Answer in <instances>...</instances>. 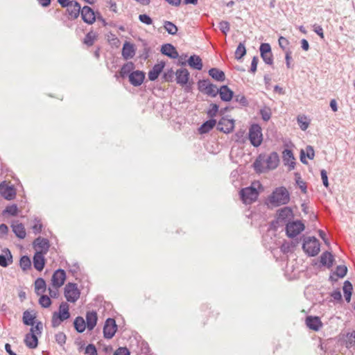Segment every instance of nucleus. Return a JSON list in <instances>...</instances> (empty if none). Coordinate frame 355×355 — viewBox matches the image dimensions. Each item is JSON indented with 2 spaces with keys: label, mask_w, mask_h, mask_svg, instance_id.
Returning a JSON list of instances; mask_svg holds the SVG:
<instances>
[{
  "label": "nucleus",
  "mask_w": 355,
  "mask_h": 355,
  "mask_svg": "<svg viewBox=\"0 0 355 355\" xmlns=\"http://www.w3.org/2000/svg\"><path fill=\"white\" fill-rule=\"evenodd\" d=\"M209 74L210 76H211L214 80L217 81H224L225 79L224 72L216 68H212L209 69Z\"/></svg>",
  "instance_id": "473e14b6"
},
{
  "label": "nucleus",
  "mask_w": 355,
  "mask_h": 355,
  "mask_svg": "<svg viewBox=\"0 0 355 355\" xmlns=\"http://www.w3.org/2000/svg\"><path fill=\"white\" fill-rule=\"evenodd\" d=\"M117 330L116 322L112 318L106 320L103 327V336L105 338H112Z\"/></svg>",
  "instance_id": "f8f14e48"
},
{
  "label": "nucleus",
  "mask_w": 355,
  "mask_h": 355,
  "mask_svg": "<svg viewBox=\"0 0 355 355\" xmlns=\"http://www.w3.org/2000/svg\"><path fill=\"white\" fill-rule=\"evenodd\" d=\"M218 128L225 132L229 133L232 132L234 128V121L233 119H229L223 118L218 123Z\"/></svg>",
  "instance_id": "a211bd4d"
},
{
  "label": "nucleus",
  "mask_w": 355,
  "mask_h": 355,
  "mask_svg": "<svg viewBox=\"0 0 355 355\" xmlns=\"http://www.w3.org/2000/svg\"><path fill=\"white\" fill-rule=\"evenodd\" d=\"M204 93L212 97H215L218 94V89L216 85L211 83Z\"/></svg>",
  "instance_id": "49530a36"
},
{
  "label": "nucleus",
  "mask_w": 355,
  "mask_h": 355,
  "mask_svg": "<svg viewBox=\"0 0 355 355\" xmlns=\"http://www.w3.org/2000/svg\"><path fill=\"white\" fill-rule=\"evenodd\" d=\"M216 121L214 119H210L205 122L199 128L200 134H205L209 132L216 125Z\"/></svg>",
  "instance_id": "f704fd0d"
},
{
  "label": "nucleus",
  "mask_w": 355,
  "mask_h": 355,
  "mask_svg": "<svg viewBox=\"0 0 355 355\" xmlns=\"http://www.w3.org/2000/svg\"><path fill=\"white\" fill-rule=\"evenodd\" d=\"M263 161L268 170H272L277 167L279 164V156L276 153H272L269 155H263Z\"/></svg>",
  "instance_id": "2eb2a0df"
},
{
  "label": "nucleus",
  "mask_w": 355,
  "mask_h": 355,
  "mask_svg": "<svg viewBox=\"0 0 355 355\" xmlns=\"http://www.w3.org/2000/svg\"><path fill=\"white\" fill-rule=\"evenodd\" d=\"M261 56L266 64H271L272 63L273 60L272 52L268 53L261 54Z\"/></svg>",
  "instance_id": "0e129e2a"
},
{
  "label": "nucleus",
  "mask_w": 355,
  "mask_h": 355,
  "mask_svg": "<svg viewBox=\"0 0 355 355\" xmlns=\"http://www.w3.org/2000/svg\"><path fill=\"white\" fill-rule=\"evenodd\" d=\"M24 342L28 347L34 349L37 346L38 344L37 336L31 333H28L26 336Z\"/></svg>",
  "instance_id": "7c9ffc66"
},
{
  "label": "nucleus",
  "mask_w": 355,
  "mask_h": 355,
  "mask_svg": "<svg viewBox=\"0 0 355 355\" xmlns=\"http://www.w3.org/2000/svg\"><path fill=\"white\" fill-rule=\"evenodd\" d=\"M0 194L6 200H10L15 198L16 191L12 185L6 182L0 184Z\"/></svg>",
  "instance_id": "9b49d317"
},
{
  "label": "nucleus",
  "mask_w": 355,
  "mask_h": 355,
  "mask_svg": "<svg viewBox=\"0 0 355 355\" xmlns=\"http://www.w3.org/2000/svg\"><path fill=\"white\" fill-rule=\"evenodd\" d=\"M259 50L261 54L271 53L270 46L268 43L261 44Z\"/></svg>",
  "instance_id": "680f3d73"
},
{
  "label": "nucleus",
  "mask_w": 355,
  "mask_h": 355,
  "mask_svg": "<svg viewBox=\"0 0 355 355\" xmlns=\"http://www.w3.org/2000/svg\"><path fill=\"white\" fill-rule=\"evenodd\" d=\"M218 94L223 101H230L233 97V92L226 85H223L218 89Z\"/></svg>",
  "instance_id": "a878e982"
},
{
  "label": "nucleus",
  "mask_w": 355,
  "mask_h": 355,
  "mask_svg": "<svg viewBox=\"0 0 355 355\" xmlns=\"http://www.w3.org/2000/svg\"><path fill=\"white\" fill-rule=\"evenodd\" d=\"M81 16L83 20L89 24H92L96 20L94 12L89 6H84L82 8Z\"/></svg>",
  "instance_id": "dca6fc26"
},
{
  "label": "nucleus",
  "mask_w": 355,
  "mask_h": 355,
  "mask_svg": "<svg viewBox=\"0 0 355 355\" xmlns=\"http://www.w3.org/2000/svg\"><path fill=\"white\" fill-rule=\"evenodd\" d=\"M12 231L15 234L19 239H24L26 236V230L24 225L15 221L12 224Z\"/></svg>",
  "instance_id": "bb28decb"
},
{
  "label": "nucleus",
  "mask_w": 355,
  "mask_h": 355,
  "mask_svg": "<svg viewBox=\"0 0 355 355\" xmlns=\"http://www.w3.org/2000/svg\"><path fill=\"white\" fill-rule=\"evenodd\" d=\"M321 263L323 265H326L328 266H331L333 263V256L330 252H324L320 257Z\"/></svg>",
  "instance_id": "58836bf2"
},
{
  "label": "nucleus",
  "mask_w": 355,
  "mask_h": 355,
  "mask_svg": "<svg viewBox=\"0 0 355 355\" xmlns=\"http://www.w3.org/2000/svg\"><path fill=\"white\" fill-rule=\"evenodd\" d=\"M20 267L23 270H27L31 266V261L28 257L23 256L19 261Z\"/></svg>",
  "instance_id": "37998d69"
},
{
  "label": "nucleus",
  "mask_w": 355,
  "mask_h": 355,
  "mask_svg": "<svg viewBox=\"0 0 355 355\" xmlns=\"http://www.w3.org/2000/svg\"><path fill=\"white\" fill-rule=\"evenodd\" d=\"M210 106L211 107L207 114L210 117H214L216 115L218 111V106L216 104H211Z\"/></svg>",
  "instance_id": "e2e57ef3"
},
{
  "label": "nucleus",
  "mask_w": 355,
  "mask_h": 355,
  "mask_svg": "<svg viewBox=\"0 0 355 355\" xmlns=\"http://www.w3.org/2000/svg\"><path fill=\"white\" fill-rule=\"evenodd\" d=\"M343 290L345 300L347 302H349L351 300V296L353 290L352 284L349 281H345L343 285Z\"/></svg>",
  "instance_id": "4c0bfd02"
},
{
  "label": "nucleus",
  "mask_w": 355,
  "mask_h": 355,
  "mask_svg": "<svg viewBox=\"0 0 355 355\" xmlns=\"http://www.w3.org/2000/svg\"><path fill=\"white\" fill-rule=\"evenodd\" d=\"M320 174L322 183L324 186L327 188L329 187V182L327 171L324 169H322L320 171Z\"/></svg>",
  "instance_id": "338daca9"
},
{
  "label": "nucleus",
  "mask_w": 355,
  "mask_h": 355,
  "mask_svg": "<svg viewBox=\"0 0 355 355\" xmlns=\"http://www.w3.org/2000/svg\"><path fill=\"white\" fill-rule=\"evenodd\" d=\"M128 78L131 85L138 87L143 83L145 78V73L139 70L134 71L129 74Z\"/></svg>",
  "instance_id": "4468645a"
},
{
  "label": "nucleus",
  "mask_w": 355,
  "mask_h": 355,
  "mask_svg": "<svg viewBox=\"0 0 355 355\" xmlns=\"http://www.w3.org/2000/svg\"><path fill=\"white\" fill-rule=\"evenodd\" d=\"M249 139L255 147L261 145L263 141L261 128L258 124H253L249 129Z\"/></svg>",
  "instance_id": "423d86ee"
},
{
  "label": "nucleus",
  "mask_w": 355,
  "mask_h": 355,
  "mask_svg": "<svg viewBox=\"0 0 355 355\" xmlns=\"http://www.w3.org/2000/svg\"><path fill=\"white\" fill-rule=\"evenodd\" d=\"M164 67V62H159L153 66V67L148 72V78L151 81L155 80Z\"/></svg>",
  "instance_id": "4be33fe9"
},
{
  "label": "nucleus",
  "mask_w": 355,
  "mask_h": 355,
  "mask_svg": "<svg viewBox=\"0 0 355 355\" xmlns=\"http://www.w3.org/2000/svg\"><path fill=\"white\" fill-rule=\"evenodd\" d=\"M175 75L177 83L182 87H184L185 90L189 92L191 88L188 85L190 76L189 71L187 69L181 68L175 71Z\"/></svg>",
  "instance_id": "6e6552de"
},
{
  "label": "nucleus",
  "mask_w": 355,
  "mask_h": 355,
  "mask_svg": "<svg viewBox=\"0 0 355 355\" xmlns=\"http://www.w3.org/2000/svg\"><path fill=\"white\" fill-rule=\"evenodd\" d=\"M347 271V268L345 266H339L336 268L335 271V275L340 278H342L345 276Z\"/></svg>",
  "instance_id": "09e8293b"
},
{
  "label": "nucleus",
  "mask_w": 355,
  "mask_h": 355,
  "mask_svg": "<svg viewBox=\"0 0 355 355\" xmlns=\"http://www.w3.org/2000/svg\"><path fill=\"white\" fill-rule=\"evenodd\" d=\"M246 53V49L243 44L240 43L235 51V58L237 60L241 59Z\"/></svg>",
  "instance_id": "c03bdc74"
},
{
  "label": "nucleus",
  "mask_w": 355,
  "mask_h": 355,
  "mask_svg": "<svg viewBox=\"0 0 355 355\" xmlns=\"http://www.w3.org/2000/svg\"><path fill=\"white\" fill-rule=\"evenodd\" d=\"M69 306L67 302H62L59 306L58 312H54L52 316V325L53 327H58L62 322L70 317Z\"/></svg>",
  "instance_id": "7ed1b4c3"
},
{
  "label": "nucleus",
  "mask_w": 355,
  "mask_h": 355,
  "mask_svg": "<svg viewBox=\"0 0 355 355\" xmlns=\"http://www.w3.org/2000/svg\"><path fill=\"white\" fill-rule=\"evenodd\" d=\"M289 200L290 194L284 187L276 188L268 198L270 204L275 207L286 205Z\"/></svg>",
  "instance_id": "f03ea898"
},
{
  "label": "nucleus",
  "mask_w": 355,
  "mask_h": 355,
  "mask_svg": "<svg viewBox=\"0 0 355 355\" xmlns=\"http://www.w3.org/2000/svg\"><path fill=\"white\" fill-rule=\"evenodd\" d=\"M315 152L312 146H308L304 150H302L300 153V159L304 164H306V158L313 159L314 158Z\"/></svg>",
  "instance_id": "cd10ccee"
},
{
  "label": "nucleus",
  "mask_w": 355,
  "mask_h": 355,
  "mask_svg": "<svg viewBox=\"0 0 355 355\" xmlns=\"http://www.w3.org/2000/svg\"><path fill=\"white\" fill-rule=\"evenodd\" d=\"M139 19L140 21L147 25H150L153 23L152 19L146 14L139 15Z\"/></svg>",
  "instance_id": "13d9d810"
},
{
  "label": "nucleus",
  "mask_w": 355,
  "mask_h": 355,
  "mask_svg": "<svg viewBox=\"0 0 355 355\" xmlns=\"http://www.w3.org/2000/svg\"><path fill=\"white\" fill-rule=\"evenodd\" d=\"M306 324L310 329L315 331H319L322 327L320 318L317 316H308L306 318Z\"/></svg>",
  "instance_id": "f3484780"
},
{
  "label": "nucleus",
  "mask_w": 355,
  "mask_h": 355,
  "mask_svg": "<svg viewBox=\"0 0 355 355\" xmlns=\"http://www.w3.org/2000/svg\"><path fill=\"white\" fill-rule=\"evenodd\" d=\"M65 8H67L69 15L71 19H76L82 10L80 5L77 1H71Z\"/></svg>",
  "instance_id": "6ab92c4d"
},
{
  "label": "nucleus",
  "mask_w": 355,
  "mask_h": 355,
  "mask_svg": "<svg viewBox=\"0 0 355 355\" xmlns=\"http://www.w3.org/2000/svg\"><path fill=\"white\" fill-rule=\"evenodd\" d=\"M135 64L132 62H129L123 65L119 72L120 76L121 77H125L126 76H129V74L134 71Z\"/></svg>",
  "instance_id": "c9c22d12"
},
{
  "label": "nucleus",
  "mask_w": 355,
  "mask_h": 355,
  "mask_svg": "<svg viewBox=\"0 0 355 355\" xmlns=\"http://www.w3.org/2000/svg\"><path fill=\"white\" fill-rule=\"evenodd\" d=\"M39 304L44 308H48L51 304V300L47 295L42 294L39 299Z\"/></svg>",
  "instance_id": "a18cd8bd"
},
{
  "label": "nucleus",
  "mask_w": 355,
  "mask_h": 355,
  "mask_svg": "<svg viewBox=\"0 0 355 355\" xmlns=\"http://www.w3.org/2000/svg\"><path fill=\"white\" fill-rule=\"evenodd\" d=\"M64 295L69 302L75 303L79 299L80 292L76 284L68 283L64 287Z\"/></svg>",
  "instance_id": "39448f33"
},
{
  "label": "nucleus",
  "mask_w": 355,
  "mask_h": 355,
  "mask_svg": "<svg viewBox=\"0 0 355 355\" xmlns=\"http://www.w3.org/2000/svg\"><path fill=\"white\" fill-rule=\"evenodd\" d=\"M55 340L60 345H63L66 342V335L62 332H58L55 334Z\"/></svg>",
  "instance_id": "864d4df0"
},
{
  "label": "nucleus",
  "mask_w": 355,
  "mask_h": 355,
  "mask_svg": "<svg viewBox=\"0 0 355 355\" xmlns=\"http://www.w3.org/2000/svg\"><path fill=\"white\" fill-rule=\"evenodd\" d=\"M279 46L284 51H287L286 50V48L287 46H288L289 44V42L288 40L284 37H282L281 36L279 38Z\"/></svg>",
  "instance_id": "bf43d9fd"
},
{
  "label": "nucleus",
  "mask_w": 355,
  "mask_h": 355,
  "mask_svg": "<svg viewBox=\"0 0 355 355\" xmlns=\"http://www.w3.org/2000/svg\"><path fill=\"white\" fill-rule=\"evenodd\" d=\"M66 280V273L64 270L58 269L55 270L52 276V286L54 288H60Z\"/></svg>",
  "instance_id": "ddd939ff"
},
{
  "label": "nucleus",
  "mask_w": 355,
  "mask_h": 355,
  "mask_svg": "<svg viewBox=\"0 0 355 355\" xmlns=\"http://www.w3.org/2000/svg\"><path fill=\"white\" fill-rule=\"evenodd\" d=\"M114 355H130V352L126 347L118 348Z\"/></svg>",
  "instance_id": "774afa93"
},
{
  "label": "nucleus",
  "mask_w": 355,
  "mask_h": 355,
  "mask_svg": "<svg viewBox=\"0 0 355 355\" xmlns=\"http://www.w3.org/2000/svg\"><path fill=\"white\" fill-rule=\"evenodd\" d=\"M46 282L42 278H38L35 282V290L37 295H42L46 291Z\"/></svg>",
  "instance_id": "72a5a7b5"
},
{
  "label": "nucleus",
  "mask_w": 355,
  "mask_h": 355,
  "mask_svg": "<svg viewBox=\"0 0 355 355\" xmlns=\"http://www.w3.org/2000/svg\"><path fill=\"white\" fill-rule=\"evenodd\" d=\"M73 324L76 330L79 333L83 332L87 327L85 320L80 316L75 319Z\"/></svg>",
  "instance_id": "e433bc0d"
},
{
  "label": "nucleus",
  "mask_w": 355,
  "mask_h": 355,
  "mask_svg": "<svg viewBox=\"0 0 355 355\" xmlns=\"http://www.w3.org/2000/svg\"><path fill=\"white\" fill-rule=\"evenodd\" d=\"M261 189V184L259 182H254L250 187H245L240 191V196L243 203L248 205L256 201L259 191Z\"/></svg>",
  "instance_id": "f257e3e1"
},
{
  "label": "nucleus",
  "mask_w": 355,
  "mask_h": 355,
  "mask_svg": "<svg viewBox=\"0 0 355 355\" xmlns=\"http://www.w3.org/2000/svg\"><path fill=\"white\" fill-rule=\"evenodd\" d=\"M188 64L193 69L201 70L202 68V62L201 58L198 55H191L188 61Z\"/></svg>",
  "instance_id": "c756f323"
},
{
  "label": "nucleus",
  "mask_w": 355,
  "mask_h": 355,
  "mask_svg": "<svg viewBox=\"0 0 355 355\" xmlns=\"http://www.w3.org/2000/svg\"><path fill=\"white\" fill-rule=\"evenodd\" d=\"M295 157L291 150L286 149L283 151V161L286 166H288V170L291 171L295 168Z\"/></svg>",
  "instance_id": "412c9836"
},
{
  "label": "nucleus",
  "mask_w": 355,
  "mask_h": 355,
  "mask_svg": "<svg viewBox=\"0 0 355 355\" xmlns=\"http://www.w3.org/2000/svg\"><path fill=\"white\" fill-rule=\"evenodd\" d=\"M302 248L308 255L314 257L319 253L320 245L315 237L309 236L304 238Z\"/></svg>",
  "instance_id": "20e7f679"
},
{
  "label": "nucleus",
  "mask_w": 355,
  "mask_h": 355,
  "mask_svg": "<svg viewBox=\"0 0 355 355\" xmlns=\"http://www.w3.org/2000/svg\"><path fill=\"white\" fill-rule=\"evenodd\" d=\"M33 246L35 253L46 254L50 248V243L47 239L40 236L35 239Z\"/></svg>",
  "instance_id": "1a4fd4ad"
},
{
  "label": "nucleus",
  "mask_w": 355,
  "mask_h": 355,
  "mask_svg": "<svg viewBox=\"0 0 355 355\" xmlns=\"http://www.w3.org/2000/svg\"><path fill=\"white\" fill-rule=\"evenodd\" d=\"M297 123L302 130H306L309 125V121L304 115H299L297 118Z\"/></svg>",
  "instance_id": "ea45409f"
},
{
  "label": "nucleus",
  "mask_w": 355,
  "mask_h": 355,
  "mask_svg": "<svg viewBox=\"0 0 355 355\" xmlns=\"http://www.w3.org/2000/svg\"><path fill=\"white\" fill-rule=\"evenodd\" d=\"M94 37L95 36L94 33H89L85 38V43L89 46L92 45L94 41Z\"/></svg>",
  "instance_id": "69168bd1"
},
{
  "label": "nucleus",
  "mask_w": 355,
  "mask_h": 355,
  "mask_svg": "<svg viewBox=\"0 0 355 355\" xmlns=\"http://www.w3.org/2000/svg\"><path fill=\"white\" fill-rule=\"evenodd\" d=\"M97 314L95 311H89L86 314V325L88 330H92L97 322Z\"/></svg>",
  "instance_id": "b1692460"
},
{
  "label": "nucleus",
  "mask_w": 355,
  "mask_h": 355,
  "mask_svg": "<svg viewBox=\"0 0 355 355\" xmlns=\"http://www.w3.org/2000/svg\"><path fill=\"white\" fill-rule=\"evenodd\" d=\"M260 114H261V118L265 121H268L270 119L271 111H270V109L268 107H265L263 109H261L260 110Z\"/></svg>",
  "instance_id": "de8ad7c7"
},
{
  "label": "nucleus",
  "mask_w": 355,
  "mask_h": 355,
  "mask_svg": "<svg viewBox=\"0 0 355 355\" xmlns=\"http://www.w3.org/2000/svg\"><path fill=\"white\" fill-rule=\"evenodd\" d=\"M34 319L35 316L29 311H26L24 313L23 322L25 324L33 326L35 324Z\"/></svg>",
  "instance_id": "a19ab883"
},
{
  "label": "nucleus",
  "mask_w": 355,
  "mask_h": 355,
  "mask_svg": "<svg viewBox=\"0 0 355 355\" xmlns=\"http://www.w3.org/2000/svg\"><path fill=\"white\" fill-rule=\"evenodd\" d=\"M8 254H9L10 258H8V259H6V257L4 255L0 254V266H3V267L8 266V261H10V263H12V255H11L10 251H8Z\"/></svg>",
  "instance_id": "5fc2aeb1"
},
{
  "label": "nucleus",
  "mask_w": 355,
  "mask_h": 355,
  "mask_svg": "<svg viewBox=\"0 0 355 355\" xmlns=\"http://www.w3.org/2000/svg\"><path fill=\"white\" fill-rule=\"evenodd\" d=\"M161 52L171 58H177L178 53L175 48L171 44H166L162 45Z\"/></svg>",
  "instance_id": "5701e85b"
},
{
  "label": "nucleus",
  "mask_w": 355,
  "mask_h": 355,
  "mask_svg": "<svg viewBox=\"0 0 355 355\" xmlns=\"http://www.w3.org/2000/svg\"><path fill=\"white\" fill-rule=\"evenodd\" d=\"M136 52V49L133 44H131L128 42H125L123 44L122 49V56L124 59L128 60L132 58Z\"/></svg>",
  "instance_id": "aec40b11"
},
{
  "label": "nucleus",
  "mask_w": 355,
  "mask_h": 355,
  "mask_svg": "<svg viewBox=\"0 0 355 355\" xmlns=\"http://www.w3.org/2000/svg\"><path fill=\"white\" fill-rule=\"evenodd\" d=\"M164 29L171 35H175L178 32L177 26L172 22L166 21L164 24Z\"/></svg>",
  "instance_id": "79ce46f5"
},
{
  "label": "nucleus",
  "mask_w": 355,
  "mask_h": 355,
  "mask_svg": "<svg viewBox=\"0 0 355 355\" xmlns=\"http://www.w3.org/2000/svg\"><path fill=\"white\" fill-rule=\"evenodd\" d=\"M343 338L347 348L355 346V331L347 332L343 334Z\"/></svg>",
  "instance_id": "c85d7f7f"
},
{
  "label": "nucleus",
  "mask_w": 355,
  "mask_h": 355,
  "mask_svg": "<svg viewBox=\"0 0 355 355\" xmlns=\"http://www.w3.org/2000/svg\"><path fill=\"white\" fill-rule=\"evenodd\" d=\"M293 218V210L288 207H284L278 210L277 213L276 223L279 225H287Z\"/></svg>",
  "instance_id": "0eeeda50"
},
{
  "label": "nucleus",
  "mask_w": 355,
  "mask_h": 355,
  "mask_svg": "<svg viewBox=\"0 0 355 355\" xmlns=\"http://www.w3.org/2000/svg\"><path fill=\"white\" fill-rule=\"evenodd\" d=\"M254 168L258 173H263L268 170L263 161V156L259 155L254 162Z\"/></svg>",
  "instance_id": "2f4dec72"
},
{
  "label": "nucleus",
  "mask_w": 355,
  "mask_h": 355,
  "mask_svg": "<svg viewBox=\"0 0 355 355\" xmlns=\"http://www.w3.org/2000/svg\"><path fill=\"white\" fill-rule=\"evenodd\" d=\"M304 230V225L300 220L287 223L286 234L289 237H295Z\"/></svg>",
  "instance_id": "9d476101"
},
{
  "label": "nucleus",
  "mask_w": 355,
  "mask_h": 355,
  "mask_svg": "<svg viewBox=\"0 0 355 355\" xmlns=\"http://www.w3.org/2000/svg\"><path fill=\"white\" fill-rule=\"evenodd\" d=\"M42 329V323L39 322L33 326V327L31 329L30 333H31L34 335H36L37 336V335H40L41 334Z\"/></svg>",
  "instance_id": "3c124183"
},
{
  "label": "nucleus",
  "mask_w": 355,
  "mask_h": 355,
  "mask_svg": "<svg viewBox=\"0 0 355 355\" xmlns=\"http://www.w3.org/2000/svg\"><path fill=\"white\" fill-rule=\"evenodd\" d=\"M219 28L225 35H227L230 30V24L227 21H221L219 23Z\"/></svg>",
  "instance_id": "8fccbe9b"
},
{
  "label": "nucleus",
  "mask_w": 355,
  "mask_h": 355,
  "mask_svg": "<svg viewBox=\"0 0 355 355\" xmlns=\"http://www.w3.org/2000/svg\"><path fill=\"white\" fill-rule=\"evenodd\" d=\"M211 83L209 80H202L198 83V89L200 92H205Z\"/></svg>",
  "instance_id": "6e6d98bb"
},
{
  "label": "nucleus",
  "mask_w": 355,
  "mask_h": 355,
  "mask_svg": "<svg viewBox=\"0 0 355 355\" xmlns=\"http://www.w3.org/2000/svg\"><path fill=\"white\" fill-rule=\"evenodd\" d=\"M4 212L11 216H16L18 212V207L16 205L8 206L4 210Z\"/></svg>",
  "instance_id": "603ef678"
},
{
  "label": "nucleus",
  "mask_w": 355,
  "mask_h": 355,
  "mask_svg": "<svg viewBox=\"0 0 355 355\" xmlns=\"http://www.w3.org/2000/svg\"><path fill=\"white\" fill-rule=\"evenodd\" d=\"M85 354L87 355H97L96 347L92 344L88 345L85 349Z\"/></svg>",
  "instance_id": "4d7b16f0"
},
{
  "label": "nucleus",
  "mask_w": 355,
  "mask_h": 355,
  "mask_svg": "<svg viewBox=\"0 0 355 355\" xmlns=\"http://www.w3.org/2000/svg\"><path fill=\"white\" fill-rule=\"evenodd\" d=\"M32 228L35 234L40 233L42 230V224L40 220L35 219V224L33 225Z\"/></svg>",
  "instance_id": "052dcab7"
},
{
  "label": "nucleus",
  "mask_w": 355,
  "mask_h": 355,
  "mask_svg": "<svg viewBox=\"0 0 355 355\" xmlns=\"http://www.w3.org/2000/svg\"><path fill=\"white\" fill-rule=\"evenodd\" d=\"M44 255L42 254L35 253L33 257V266L34 268L38 270L42 271L45 265Z\"/></svg>",
  "instance_id": "393cba45"
}]
</instances>
